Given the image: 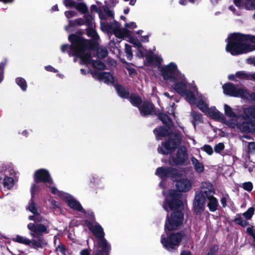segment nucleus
<instances>
[{
    "instance_id": "f257e3e1",
    "label": "nucleus",
    "mask_w": 255,
    "mask_h": 255,
    "mask_svg": "<svg viewBox=\"0 0 255 255\" xmlns=\"http://www.w3.org/2000/svg\"><path fill=\"white\" fill-rule=\"evenodd\" d=\"M227 120L223 117L222 123L228 127L243 132H255V106L245 108L242 115L238 116L229 105L224 106Z\"/></svg>"
},
{
    "instance_id": "f03ea898",
    "label": "nucleus",
    "mask_w": 255,
    "mask_h": 255,
    "mask_svg": "<svg viewBox=\"0 0 255 255\" xmlns=\"http://www.w3.org/2000/svg\"><path fill=\"white\" fill-rule=\"evenodd\" d=\"M181 195L174 190H170L166 195L163 207L165 210L172 211L170 218L167 217L165 224V230L169 231L178 229L183 222V214L181 212L183 208V202L180 200Z\"/></svg>"
},
{
    "instance_id": "7ed1b4c3",
    "label": "nucleus",
    "mask_w": 255,
    "mask_h": 255,
    "mask_svg": "<svg viewBox=\"0 0 255 255\" xmlns=\"http://www.w3.org/2000/svg\"><path fill=\"white\" fill-rule=\"evenodd\" d=\"M226 49L233 55L255 50V36L239 33L231 34L228 38Z\"/></svg>"
},
{
    "instance_id": "20e7f679",
    "label": "nucleus",
    "mask_w": 255,
    "mask_h": 255,
    "mask_svg": "<svg viewBox=\"0 0 255 255\" xmlns=\"http://www.w3.org/2000/svg\"><path fill=\"white\" fill-rule=\"evenodd\" d=\"M101 30L107 33H113L116 37L119 38L127 37L128 41L133 44L137 48L136 55L138 57H145L147 59H151V54L145 49L140 44V42L130 35L129 31L127 29L121 30L117 23H114L112 26H108L105 24L104 22H102Z\"/></svg>"
},
{
    "instance_id": "39448f33",
    "label": "nucleus",
    "mask_w": 255,
    "mask_h": 255,
    "mask_svg": "<svg viewBox=\"0 0 255 255\" xmlns=\"http://www.w3.org/2000/svg\"><path fill=\"white\" fill-rule=\"evenodd\" d=\"M69 40L71 42V46L68 45H63L61 50L63 52L68 50L69 55L74 56L80 58L82 62L87 63L89 61L85 57V54L87 55L86 47L88 45L89 41L75 35H70Z\"/></svg>"
},
{
    "instance_id": "423d86ee",
    "label": "nucleus",
    "mask_w": 255,
    "mask_h": 255,
    "mask_svg": "<svg viewBox=\"0 0 255 255\" xmlns=\"http://www.w3.org/2000/svg\"><path fill=\"white\" fill-rule=\"evenodd\" d=\"M170 82L172 83L171 87L177 93L185 97L186 100L189 103H194L195 92H196V87L194 84H187L184 75L179 74Z\"/></svg>"
},
{
    "instance_id": "0eeeda50",
    "label": "nucleus",
    "mask_w": 255,
    "mask_h": 255,
    "mask_svg": "<svg viewBox=\"0 0 255 255\" xmlns=\"http://www.w3.org/2000/svg\"><path fill=\"white\" fill-rule=\"evenodd\" d=\"M14 175V170L9 166L2 165L0 167V184L3 185L5 190H10L13 188Z\"/></svg>"
},
{
    "instance_id": "6e6552de",
    "label": "nucleus",
    "mask_w": 255,
    "mask_h": 255,
    "mask_svg": "<svg viewBox=\"0 0 255 255\" xmlns=\"http://www.w3.org/2000/svg\"><path fill=\"white\" fill-rule=\"evenodd\" d=\"M173 180L176 182L175 186L178 192H186L191 189L192 183L191 181L188 179L185 174L182 173L179 170L175 176H174Z\"/></svg>"
},
{
    "instance_id": "1a4fd4ad",
    "label": "nucleus",
    "mask_w": 255,
    "mask_h": 255,
    "mask_svg": "<svg viewBox=\"0 0 255 255\" xmlns=\"http://www.w3.org/2000/svg\"><path fill=\"white\" fill-rule=\"evenodd\" d=\"M34 180L36 182H43L46 186L51 188L53 194H56L57 189L54 186V183L49 172L43 169L37 170L34 174Z\"/></svg>"
},
{
    "instance_id": "9d476101",
    "label": "nucleus",
    "mask_w": 255,
    "mask_h": 255,
    "mask_svg": "<svg viewBox=\"0 0 255 255\" xmlns=\"http://www.w3.org/2000/svg\"><path fill=\"white\" fill-rule=\"evenodd\" d=\"M160 70L164 79L169 82L181 74L178 70L177 65L173 62L160 68Z\"/></svg>"
},
{
    "instance_id": "9b49d317",
    "label": "nucleus",
    "mask_w": 255,
    "mask_h": 255,
    "mask_svg": "<svg viewBox=\"0 0 255 255\" xmlns=\"http://www.w3.org/2000/svg\"><path fill=\"white\" fill-rule=\"evenodd\" d=\"M182 237L181 233L173 234L166 239L164 235H162L161 243L167 250L172 251L179 246Z\"/></svg>"
},
{
    "instance_id": "f8f14e48",
    "label": "nucleus",
    "mask_w": 255,
    "mask_h": 255,
    "mask_svg": "<svg viewBox=\"0 0 255 255\" xmlns=\"http://www.w3.org/2000/svg\"><path fill=\"white\" fill-rule=\"evenodd\" d=\"M223 89L225 94L231 96L247 99L250 96L249 93L244 88H236L231 83L223 86Z\"/></svg>"
},
{
    "instance_id": "ddd939ff",
    "label": "nucleus",
    "mask_w": 255,
    "mask_h": 255,
    "mask_svg": "<svg viewBox=\"0 0 255 255\" xmlns=\"http://www.w3.org/2000/svg\"><path fill=\"white\" fill-rule=\"evenodd\" d=\"M99 17L101 19V26L102 25V22H104L106 25L108 26H112L114 24V23H117L119 26V29L121 30H123L124 29H127L129 31V33L130 34V35L131 36V33L130 31L128 29H134L136 28L137 25L135 24V23L133 22H130L129 23H126L125 25V28L123 29H121L119 24L116 21H114L113 23L111 24H108L106 22L105 20L107 19L109 17H113V14L112 11L108 9H104V13L103 12H100L99 13Z\"/></svg>"
},
{
    "instance_id": "4468645a",
    "label": "nucleus",
    "mask_w": 255,
    "mask_h": 255,
    "mask_svg": "<svg viewBox=\"0 0 255 255\" xmlns=\"http://www.w3.org/2000/svg\"><path fill=\"white\" fill-rule=\"evenodd\" d=\"M179 143L180 139L178 136H176L174 138H170L162 143L161 146L158 148V151L163 154L170 153L179 145Z\"/></svg>"
},
{
    "instance_id": "2eb2a0df",
    "label": "nucleus",
    "mask_w": 255,
    "mask_h": 255,
    "mask_svg": "<svg viewBox=\"0 0 255 255\" xmlns=\"http://www.w3.org/2000/svg\"><path fill=\"white\" fill-rule=\"evenodd\" d=\"M56 194L66 202L70 208L74 210L82 211L83 208L80 203L68 194L58 191Z\"/></svg>"
},
{
    "instance_id": "dca6fc26",
    "label": "nucleus",
    "mask_w": 255,
    "mask_h": 255,
    "mask_svg": "<svg viewBox=\"0 0 255 255\" xmlns=\"http://www.w3.org/2000/svg\"><path fill=\"white\" fill-rule=\"evenodd\" d=\"M47 225L29 223L27 225V228L30 231V235L33 238H36L43 233H47Z\"/></svg>"
},
{
    "instance_id": "f3484780",
    "label": "nucleus",
    "mask_w": 255,
    "mask_h": 255,
    "mask_svg": "<svg viewBox=\"0 0 255 255\" xmlns=\"http://www.w3.org/2000/svg\"><path fill=\"white\" fill-rule=\"evenodd\" d=\"M86 224L89 229L92 232L94 236L98 239V242L102 239H105L104 232L102 228L97 223H95L93 221L89 222L86 221Z\"/></svg>"
},
{
    "instance_id": "a211bd4d",
    "label": "nucleus",
    "mask_w": 255,
    "mask_h": 255,
    "mask_svg": "<svg viewBox=\"0 0 255 255\" xmlns=\"http://www.w3.org/2000/svg\"><path fill=\"white\" fill-rule=\"evenodd\" d=\"M178 170L170 167H159L156 171L155 174L158 176L161 179H164L168 177H170L173 180Z\"/></svg>"
},
{
    "instance_id": "6ab92c4d",
    "label": "nucleus",
    "mask_w": 255,
    "mask_h": 255,
    "mask_svg": "<svg viewBox=\"0 0 255 255\" xmlns=\"http://www.w3.org/2000/svg\"><path fill=\"white\" fill-rule=\"evenodd\" d=\"M90 48H91L90 42L89 41L88 45L86 47V52H87L88 54L87 55L85 54L84 55H85V57L86 58V59L88 60L89 61L87 63H86V62H82L81 60L80 63L87 64V65L91 64L92 66H93L94 67H95L96 68H97L98 69L104 70L106 66H105V64L102 62H101L100 60H97V61H92L91 60V54L90 52Z\"/></svg>"
},
{
    "instance_id": "aec40b11",
    "label": "nucleus",
    "mask_w": 255,
    "mask_h": 255,
    "mask_svg": "<svg viewBox=\"0 0 255 255\" xmlns=\"http://www.w3.org/2000/svg\"><path fill=\"white\" fill-rule=\"evenodd\" d=\"M96 250L94 255H108L110 246L105 239H102L95 245Z\"/></svg>"
},
{
    "instance_id": "412c9836",
    "label": "nucleus",
    "mask_w": 255,
    "mask_h": 255,
    "mask_svg": "<svg viewBox=\"0 0 255 255\" xmlns=\"http://www.w3.org/2000/svg\"><path fill=\"white\" fill-rule=\"evenodd\" d=\"M187 158L186 148L184 147H181L178 150L176 157H173L170 159L169 162L171 165H177L184 163Z\"/></svg>"
},
{
    "instance_id": "4be33fe9",
    "label": "nucleus",
    "mask_w": 255,
    "mask_h": 255,
    "mask_svg": "<svg viewBox=\"0 0 255 255\" xmlns=\"http://www.w3.org/2000/svg\"><path fill=\"white\" fill-rule=\"evenodd\" d=\"M92 74L94 78L98 79L104 83L111 84L114 82V76L109 72L94 71L92 73Z\"/></svg>"
},
{
    "instance_id": "5701e85b",
    "label": "nucleus",
    "mask_w": 255,
    "mask_h": 255,
    "mask_svg": "<svg viewBox=\"0 0 255 255\" xmlns=\"http://www.w3.org/2000/svg\"><path fill=\"white\" fill-rule=\"evenodd\" d=\"M194 98L195 102L190 104L196 105L197 107L202 112L205 113L208 109L206 99L201 94L199 93L197 90L196 92H195Z\"/></svg>"
},
{
    "instance_id": "b1692460",
    "label": "nucleus",
    "mask_w": 255,
    "mask_h": 255,
    "mask_svg": "<svg viewBox=\"0 0 255 255\" xmlns=\"http://www.w3.org/2000/svg\"><path fill=\"white\" fill-rule=\"evenodd\" d=\"M205 204V196H202L201 194H196L193 206L196 213L200 214L204 211Z\"/></svg>"
},
{
    "instance_id": "393cba45",
    "label": "nucleus",
    "mask_w": 255,
    "mask_h": 255,
    "mask_svg": "<svg viewBox=\"0 0 255 255\" xmlns=\"http://www.w3.org/2000/svg\"><path fill=\"white\" fill-rule=\"evenodd\" d=\"M214 193V190L212 185L209 182H203L201 184V191L196 194H201L206 197L212 196Z\"/></svg>"
},
{
    "instance_id": "a878e982",
    "label": "nucleus",
    "mask_w": 255,
    "mask_h": 255,
    "mask_svg": "<svg viewBox=\"0 0 255 255\" xmlns=\"http://www.w3.org/2000/svg\"><path fill=\"white\" fill-rule=\"evenodd\" d=\"M27 209L33 214V216H29L28 218L30 220H33L35 223L43 222V218L39 216L37 209L35 207V204L33 202V201H31V202L29 204Z\"/></svg>"
},
{
    "instance_id": "bb28decb",
    "label": "nucleus",
    "mask_w": 255,
    "mask_h": 255,
    "mask_svg": "<svg viewBox=\"0 0 255 255\" xmlns=\"http://www.w3.org/2000/svg\"><path fill=\"white\" fill-rule=\"evenodd\" d=\"M140 114L143 116L149 115L153 112V107L151 103L148 102H143L141 106L138 107Z\"/></svg>"
},
{
    "instance_id": "cd10ccee",
    "label": "nucleus",
    "mask_w": 255,
    "mask_h": 255,
    "mask_svg": "<svg viewBox=\"0 0 255 255\" xmlns=\"http://www.w3.org/2000/svg\"><path fill=\"white\" fill-rule=\"evenodd\" d=\"M205 114L212 119L217 120H221L222 122V118H223V115L218 110H217L215 107H212L210 109L208 108V110Z\"/></svg>"
},
{
    "instance_id": "c85d7f7f",
    "label": "nucleus",
    "mask_w": 255,
    "mask_h": 255,
    "mask_svg": "<svg viewBox=\"0 0 255 255\" xmlns=\"http://www.w3.org/2000/svg\"><path fill=\"white\" fill-rule=\"evenodd\" d=\"M191 161L195 170L197 172L199 173L203 172L204 171V165L202 162L193 156L191 158Z\"/></svg>"
},
{
    "instance_id": "c756f323",
    "label": "nucleus",
    "mask_w": 255,
    "mask_h": 255,
    "mask_svg": "<svg viewBox=\"0 0 255 255\" xmlns=\"http://www.w3.org/2000/svg\"><path fill=\"white\" fill-rule=\"evenodd\" d=\"M236 6L239 7L245 6L250 8L255 5V0H234Z\"/></svg>"
},
{
    "instance_id": "7c9ffc66",
    "label": "nucleus",
    "mask_w": 255,
    "mask_h": 255,
    "mask_svg": "<svg viewBox=\"0 0 255 255\" xmlns=\"http://www.w3.org/2000/svg\"><path fill=\"white\" fill-rule=\"evenodd\" d=\"M207 198L209 199L208 206L210 210L212 212L216 211L218 205V202L217 199L213 197V195L208 196Z\"/></svg>"
},
{
    "instance_id": "2f4dec72",
    "label": "nucleus",
    "mask_w": 255,
    "mask_h": 255,
    "mask_svg": "<svg viewBox=\"0 0 255 255\" xmlns=\"http://www.w3.org/2000/svg\"><path fill=\"white\" fill-rule=\"evenodd\" d=\"M191 116L192 118L191 122L192 123L194 127L195 128L196 125L203 122L202 115L196 112L192 111L191 112Z\"/></svg>"
},
{
    "instance_id": "473e14b6",
    "label": "nucleus",
    "mask_w": 255,
    "mask_h": 255,
    "mask_svg": "<svg viewBox=\"0 0 255 255\" xmlns=\"http://www.w3.org/2000/svg\"><path fill=\"white\" fill-rule=\"evenodd\" d=\"M255 73L250 74L245 71H239L236 73L237 78L242 80L255 79Z\"/></svg>"
},
{
    "instance_id": "72a5a7b5",
    "label": "nucleus",
    "mask_w": 255,
    "mask_h": 255,
    "mask_svg": "<svg viewBox=\"0 0 255 255\" xmlns=\"http://www.w3.org/2000/svg\"><path fill=\"white\" fill-rule=\"evenodd\" d=\"M154 132L156 135L157 139L159 140L161 137L166 135L167 133V129L166 128L160 127L156 128L154 130Z\"/></svg>"
},
{
    "instance_id": "f704fd0d",
    "label": "nucleus",
    "mask_w": 255,
    "mask_h": 255,
    "mask_svg": "<svg viewBox=\"0 0 255 255\" xmlns=\"http://www.w3.org/2000/svg\"><path fill=\"white\" fill-rule=\"evenodd\" d=\"M46 243L44 240L40 238L38 240L36 241L35 240H31L30 245L29 246H31L32 248L37 249L38 248H42L43 245H45Z\"/></svg>"
},
{
    "instance_id": "c9c22d12",
    "label": "nucleus",
    "mask_w": 255,
    "mask_h": 255,
    "mask_svg": "<svg viewBox=\"0 0 255 255\" xmlns=\"http://www.w3.org/2000/svg\"><path fill=\"white\" fill-rule=\"evenodd\" d=\"M116 89L120 97L123 98H127L128 97L129 92L128 90L125 89L120 85H116Z\"/></svg>"
},
{
    "instance_id": "e433bc0d",
    "label": "nucleus",
    "mask_w": 255,
    "mask_h": 255,
    "mask_svg": "<svg viewBox=\"0 0 255 255\" xmlns=\"http://www.w3.org/2000/svg\"><path fill=\"white\" fill-rule=\"evenodd\" d=\"M13 240L14 242H17L20 244H22L25 245H30L31 243V240L22 237L19 235L16 236L15 238H13Z\"/></svg>"
},
{
    "instance_id": "4c0bfd02",
    "label": "nucleus",
    "mask_w": 255,
    "mask_h": 255,
    "mask_svg": "<svg viewBox=\"0 0 255 255\" xmlns=\"http://www.w3.org/2000/svg\"><path fill=\"white\" fill-rule=\"evenodd\" d=\"M130 102L132 105L138 108L139 105L141 103V100L138 96L131 95L130 97Z\"/></svg>"
},
{
    "instance_id": "58836bf2",
    "label": "nucleus",
    "mask_w": 255,
    "mask_h": 255,
    "mask_svg": "<svg viewBox=\"0 0 255 255\" xmlns=\"http://www.w3.org/2000/svg\"><path fill=\"white\" fill-rule=\"evenodd\" d=\"M84 23L85 21L84 19H83L82 18H78L74 20H69V24L68 26H66L65 27V29L66 30H68L69 26L80 25L84 24Z\"/></svg>"
},
{
    "instance_id": "ea45409f",
    "label": "nucleus",
    "mask_w": 255,
    "mask_h": 255,
    "mask_svg": "<svg viewBox=\"0 0 255 255\" xmlns=\"http://www.w3.org/2000/svg\"><path fill=\"white\" fill-rule=\"evenodd\" d=\"M56 252L57 255H69L68 252L66 249L65 246L60 244L56 248Z\"/></svg>"
},
{
    "instance_id": "a19ab883",
    "label": "nucleus",
    "mask_w": 255,
    "mask_h": 255,
    "mask_svg": "<svg viewBox=\"0 0 255 255\" xmlns=\"http://www.w3.org/2000/svg\"><path fill=\"white\" fill-rule=\"evenodd\" d=\"M235 222L237 224L244 227L247 226L248 225V222H247V220H244L240 215H238L237 216L236 218L235 219Z\"/></svg>"
},
{
    "instance_id": "79ce46f5",
    "label": "nucleus",
    "mask_w": 255,
    "mask_h": 255,
    "mask_svg": "<svg viewBox=\"0 0 255 255\" xmlns=\"http://www.w3.org/2000/svg\"><path fill=\"white\" fill-rule=\"evenodd\" d=\"M75 7L79 12L82 13H85L88 10L87 6L84 3H79L76 4Z\"/></svg>"
},
{
    "instance_id": "37998d69",
    "label": "nucleus",
    "mask_w": 255,
    "mask_h": 255,
    "mask_svg": "<svg viewBox=\"0 0 255 255\" xmlns=\"http://www.w3.org/2000/svg\"><path fill=\"white\" fill-rule=\"evenodd\" d=\"M17 84L21 88L23 91H25L27 88L26 81L22 78H18L16 80Z\"/></svg>"
},
{
    "instance_id": "c03bdc74",
    "label": "nucleus",
    "mask_w": 255,
    "mask_h": 255,
    "mask_svg": "<svg viewBox=\"0 0 255 255\" xmlns=\"http://www.w3.org/2000/svg\"><path fill=\"white\" fill-rule=\"evenodd\" d=\"M254 208H250L246 212L243 214V216L245 217L247 220H250L254 215Z\"/></svg>"
},
{
    "instance_id": "a18cd8bd",
    "label": "nucleus",
    "mask_w": 255,
    "mask_h": 255,
    "mask_svg": "<svg viewBox=\"0 0 255 255\" xmlns=\"http://www.w3.org/2000/svg\"><path fill=\"white\" fill-rule=\"evenodd\" d=\"M87 33L89 36H91L95 40H97L99 38V36L97 33L93 28L88 29L87 31Z\"/></svg>"
},
{
    "instance_id": "49530a36",
    "label": "nucleus",
    "mask_w": 255,
    "mask_h": 255,
    "mask_svg": "<svg viewBox=\"0 0 255 255\" xmlns=\"http://www.w3.org/2000/svg\"><path fill=\"white\" fill-rule=\"evenodd\" d=\"M108 51L105 48H99L97 50V54L99 57L104 58L107 56Z\"/></svg>"
},
{
    "instance_id": "de8ad7c7",
    "label": "nucleus",
    "mask_w": 255,
    "mask_h": 255,
    "mask_svg": "<svg viewBox=\"0 0 255 255\" xmlns=\"http://www.w3.org/2000/svg\"><path fill=\"white\" fill-rule=\"evenodd\" d=\"M125 50H126L128 59L129 60H131V58H132V53L131 48L130 46L126 44L125 45Z\"/></svg>"
},
{
    "instance_id": "09e8293b",
    "label": "nucleus",
    "mask_w": 255,
    "mask_h": 255,
    "mask_svg": "<svg viewBox=\"0 0 255 255\" xmlns=\"http://www.w3.org/2000/svg\"><path fill=\"white\" fill-rule=\"evenodd\" d=\"M201 149L206 152L208 154L211 155L213 153V150L211 146L206 144L204 145Z\"/></svg>"
},
{
    "instance_id": "8fccbe9b",
    "label": "nucleus",
    "mask_w": 255,
    "mask_h": 255,
    "mask_svg": "<svg viewBox=\"0 0 255 255\" xmlns=\"http://www.w3.org/2000/svg\"><path fill=\"white\" fill-rule=\"evenodd\" d=\"M159 118L162 121L163 124L169 125V124L170 123V119H169L168 117L165 114H161L159 116Z\"/></svg>"
},
{
    "instance_id": "3c124183",
    "label": "nucleus",
    "mask_w": 255,
    "mask_h": 255,
    "mask_svg": "<svg viewBox=\"0 0 255 255\" xmlns=\"http://www.w3.org/2000/svg\"><path fill=\"white\" fill-rule=\"evenodd\" d=\"M242 187L248 191H251L253 189V184L251 182H245L243 184Z\"/></svg>"
},
{
    "instance_id": "603ef678",
    "label": "nucleus",
    "mask_w": 255,
    "mask_h": 255,
    "mask_svg": "<svg viewBox=\"0 0 255 255\" xmlns=\"http://www.w3.org/2000/svg\"><path fill=\"white\" fill-rule=\"evenodd\" d=\"M225 148L224 144L222 143H219L216 144L214 147L215 151L217 153H220L221 151H222Z\"/></svg>"
},
{
    "instance_id": "864d4df0",
    "label": "nucleus",
    "mask_w": 255,
    "mask_h": 255,
    "mask_svg": "<svg viewBox=\"0 0 255 255\" xmlns=\"http://www.w3.org/2000/svg\"><path fill=\"white\" fill-rule=\"evenodd\" d=\"M64 4L66 6H74L75 7L76 5V4L75 2L73 0H64L63 1Z\"/></svg>"
},
{
    "instance_id": "5fc2aeb1",
    "label": "nucleus",
    "mask_w": 255,
    "mask_h": 255,
    "mask_svg": "<svg viewBox=\"0 0 255 255\" xmlns=\"http://www.w3.org/2000/svg\"><path fill=\"white\" fill-rule=\"evenodd\" d=\"M76 14L77 13L75 11L72 10L67 11L65 12V14L68 18H70L72 17L75 16Z\"/></svg>"
},
{
    "instance_id": "6e6d98bb",
    "label": "nucleus",
    "mask_w": 255,
    "mask_h": 255,
    "mask_svg": "<svg viewBox=\"0 0 255 255\" xmlns=\"http://www.w3.org/2000/svg\"><path fill=\"white\" fill-rule=\"evenodd\" d=\"M247 233L250 235L255 241V233L252 227H249L247 229Z\"/></svg>"
},
{
    "instance_id": "4d7b16f0",
    "label": "nucleus",
    "mask_w": 255,
    "mask_h": 255,
    "mask_svg": "<svg viewBox=\"0 0 255 255\" xmlns=\"http://www.w3.org/2000/svg\"><path fill=\"white\" fill-rule=\"evenodd\" d=\"M248 148L250 152L254 151L255 150V142H249L248 144Z\"/></svg>"
},
{
    "instance_id": "13d9d810",
    "label": "nucleus",
    "mask_w": 255,
    "mask_h": 255,
    "mask_svg": "<svg viewBox=\"0 0 255 255\" xmlns=\"http://www.w3.org/2000/svg\"><path fill=\"white\" fill-rule=\"evenodd\" d=\"M51 207L53 208H58L59 203L54 200H50Z\"/></svg>"
},
{
    "instance_id": "bf43d9fd",
    "label": "nucleus",
    "mask_w": 255,
    "mask_h": 255,
    "mask_svg": "<svg viewBox=\"0 0 255 255\" xmlns=\"http://www.w3.org/2000/svg\"><path fill=\"white\" fill-rule=\"evenodd\" d=\"M80 255H90V252L89 250L85 249H83L80 252Z\"/></svg>"
},
{
    "instance_id": "052dcab7",
    "label": "nucleus",
    "mask_w": 255,
    "mask_h": 255,
    "mask_svg": "<svg viewBox=\"0 0 255 255\" xmlns=\"http://www.w3.org/2000/svg\"><path fill=\"white\" fill-rule=\"evenodd\" d=\"M45 69L47 71H52V72H57V71L55 69H54L52 67H51L50 66H46L45 67Z\"/></svg>"
},
{
    "instance_id": "680f3d73",
    "label": "nucleus",
    "mask_w": 255,
    "mask_h": 255,
    "mask_svg": "<svg viewBox=\"0 0 255 255\" xmlns=\"http://www.w3.org/2000/svg\"><path fill=\"white\" fill-rule=\"evenodd\" d=\"M248 62L250 64H252V65L255 66V57L249 59H248Z\"/></svg>"
},
{
    "instance_id": "e2e57ef3",
    "label": "nucleus",
    "mask_w": 255,
    "mask_h": 255,
    "mask_svg": "<svg viewBox=\"0 0 255 255\" xmlns=\"http://www.w3.org/2000/svg\"><path fill=\"white\" fill-rule=\"evenodd\" d=\"M221 203L224 207L226 206L227 203L226 198L225 197L222 198L221 200Z\"/></svg>"
},
{
    "instance_id": "0e129e2a",
    "label": "nucleus",
    "mask_w": 255,
    "mask_h": 255,
    "mask_svg": "<svg viewBox=\"0 0 255 255\" xmlns=\"http://www.w3.org/2000/svg\"><path fill=\"white\" fill-rule=\"evenodd\" d=\"M36 188H37L36 186L34 185H33L32 186V187L31 189V194L32 195L34 194V192L36 191Z\"/></svg>"
},
{
    "instance_id": "69168bd1",
    "label": "nucleus",
    "mask_w": 255,
    "mask_h": 255,
    "mask_svg": "<svg viewBox=\"0 0 255 255\" xmlns=\"http://www.w3.org/2000/svg\"><path fill=\"white\" fill-rule=\"evenodd\" d=\"M236 76L235 75H230L229 76V79L231 80H236Z\"/></svg>"
},
{
    "instance_id": "338daca9",
    "label": "nucleus",
    "mask_w": 255,
    "mask_h": 255,
    "mask_svg": "<svg viewBox=\"0 0 255 255\" xmlns=\"http://www.w3.org/2000/svg\"><path fill=\"white\" fill-rule=\"evenodd\" d=\"M91 10L92 11H95L98 12V8L95 5H92L91 7Z\"/></svg>"
},
{
    "instance_id": "774afa93",
    "label": "nucleus",
    "mask_w": 255,
    "mask_h": 255,
    "mask_svg": "<svg viewBox=\"0 0 255 255\" xmlns=\"http://www.w3.org/2000/svg\"><path fill=\"white\" fill-rule=\"evenodd\" d=\"M181 255H191L189 252L183 251V252H181Z\"/></svg>"
}]
</instances>
